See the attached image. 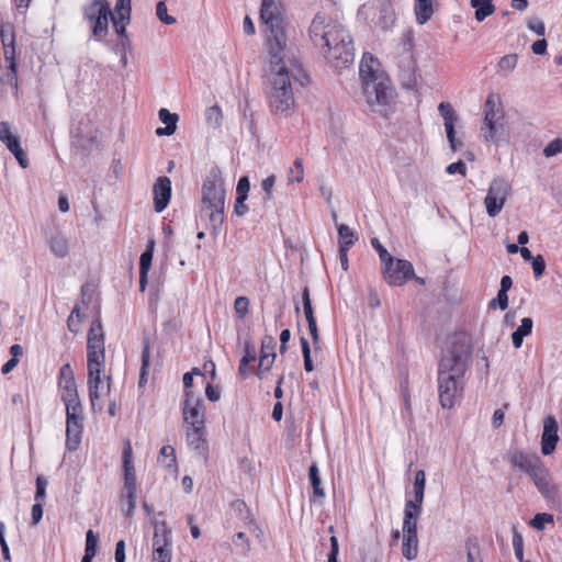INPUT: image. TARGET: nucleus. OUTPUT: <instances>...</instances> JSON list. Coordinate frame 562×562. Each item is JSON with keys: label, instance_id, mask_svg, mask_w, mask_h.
Here are the masks:
<instances>
[{"label": "nucleus", "instance_id": "f257e3e1", "mask_svg": "<svg viewBox=\"0 0 562 562\" xmlns=\"http://www.w3.org/2000/svg\"><path fill=\"white\" fill-rule=\"evenodd\" d=\"M260 21L269 56L267 81L270 108L274 114L288 117L294 108L293 86H304L308 77L297 61L285 60L288 36L281 0H262Z\"/></svg>", "mask_w": 562, "mask_h": 562}, {"label": "nucleus", "instance_id": "f03ea898", "mask_svg": "<svg viewBox=\"0 0 562 562\" xmlns=\"http://www.w3.org/2000/svg\"><path fill=\"white\" fill-rule=\"evenodd\" d=\"M471 345L465 335H457L438 364V393L442 408H453L462 398Z\"/></svg>", "mask_w": 562, "mask_h": 562}, {"label": "nucleus", "instance_id": "7ed1b4c3", "mask_svg": "<svg viewBox=\"0 0 562 562\" xmlns=\"http://www.w3.org/2000/svg\"><path fill=\"white\" fill-rule=\"evenodd\" d=\"M88 391L94 413L103 409V397L111 391V374L105 372V333L100 317L92 321L87 335Z\"/></svg>", "mask_w": 562, "mask_h": 562}, {"label": "nucleus", "instance_id": "20e7f679", "mask_svg": "<svg viewBox=\"0 0 562 562\" xmlns=\"http://www.w3.org/2000/svg\"><path fill=\"white\" fill-rule=\"evenodd\" d=\"M310 37L335 68H345L353 63V42L341 24L316 14L310 26Z\"/></svg>", "mask_w": 562, "mask_h": 562}, {"label": "nucleus", "instance_id": "39448f33", "mask_svg": "<svg viewBox=\"0 0 562 562\" xmlns=\"http://www.w3.org/2000/svg\"><path fill=\"white\" fill-rule=\"evenodd\" d=\"M226 189L218 167L206 175L201 189L200 214L209 218L211 233L216 236L222 229L225 214Z\"/></svg>", "mask_w": 562, "mask_h": 562}, {"label": "nucleus", "instance_id": "423d86ee", "mask_svg": "<svg viewBox=\"0 0 562 562\" xmlns=\"http://www.w3.org/2000/svg\"><path fill=\"white\" fill-rule=\"evenodd\" d=\"M379 60L364 54L360 63V78L367 103L372 108L385 106L392 99V88L387 76L379 69Z\"/></svg>", "mask_w": 562, "mask_h": 562}, {"label": "nucleus", "instance_id": "0eeeda50", "mask_svg": "<svg viewBox=\"0 0 562 562\" xmlns=\"http://www.w3.org/2000/svg\"><path fill=\"white\" fill-rule=\"evenodd\" d=\"M396 65L402 86L407 90H415L419 76L414 54L413 32L409 30L401 36V52L396 56Z\"/></svg>", "mask_w": 562, "mask_h": 562}, {"label": "nucleus", "instance_id": "6e6552de", "mask_svg": "<svg viewBox=\"0 0 562 562\" xmlns=\"http://www.w3.org/2000/svg\"><path fill=\"white\" fill-rule=\"evenodd\" d=\"M83 18L88 21L92 35L97 41L103 40L109 32L111 9L106 0H91L82 8Z\"/></svg>", "mask_w": 562, "mask_h": 562}, {"label": "nucleus", "instance_id": "1a4fd4ad", "mask_svg": "<svg viewBox=\"0 0 562 562\" xmlns=\"http://www.w3.org/2000/svg\"><path fill=\"white\" fill-rule=\"evenodd\" d=\"M0 37L4 60L9 64L7 74H0V82L18 88V70L15 61V31L11 23L0 26Z\"/></svg>", "mask_w": 562, "mask_h": 562}, {"label": "nucleus", "instance_id": "9d476101", "mask_svg": "<svg viewBox=\"0 0 562 562\" xmlns=\"http://www.w3.org/2000/svg\"><path fill=\"white\" fill-rule=\"evenodd\" d=\"M510 184L506 180L495 178L491 181L484 199V205L488 216L496 217L502 212L510 195Z\"/></svg>", "mask_w": 562, "mask_h": 562}, {"label": "nucleus", "instance_id": "9b49d317", "mask_svg": "<svg viewBox=\"0 0 562 562\" xmlns=\"http://www.w3.org/2000/svg\"><path fill=\"white\" fill-rule=\"evenodd\" d=\"M58 385L60 390V398L64 402L66 409H70L71 406L74 408L82 407L77 391L74 371L69 363H66L60 368Z\"/></svg>", "mask_w": 562, "mask_h": 562}, {"label": "nucleus", "instance_id": "f8f14e48", "mask_svg": "<svg viewBox=\"0 0 562 562\" xmlns=\"http://www.w3.org/2000/svg\"><path fill=\"white\" fill-rule=\"evenodd\" d=\"M83 416L81 408L66 409V448L69 451H76L81 443L83 429Z\"/></svg>", "mask_w": 562, "mask_h": 562}, {"label": "nucleus", "instance_id": "ddd939ff", "mask_svg": "<svg viewBox=\"0 0 562 562\" xmlns=\"http://www.w3.org/2000/svg\"><path fill=\"white\" fill-rule=\"evenodd\" d=\"M383 277L387 284L401 286L414 277L413 265L404 259H392L391 263L383 266Z\"/></svg>", "mask_w": 562, "mask_h": 562}, {"label": "nucleus", "instance_id": "4468645a", "mask_svg": "<svg viewBox=\"0 0 562 562\" xmlns=\"http://www.w3.org/2000/svg\"><path fill=\"white\" fill-rule=\"evenodd\" d=\"M182 407L183 426H205V407L203 400L195 397L191 391L184 392Z\"/></svg>", "mask_w": 562, "mask_h": 562}, {"label": "nucleus", "instance_id": "2eb2a0df", "mask_svg": "<svg viewBox=\"0 0 562 562\" xmlns=\"http://www.w3.org/2000/svg\"><path fill=\"white\" fill-rule=\"evenodd\" d=\"M0 140L14 155L22 168L29 167V159L21 147L20 138L18 135L12 133L11 126L8 122H0Z\"/></svg>", "mask_w": 562, "mask_h": 562}, {"label": "nucleus", "instance_id": "dca6fc26", "mask_svg": "<svg viewBox=\"0 0 562 562\" xmlns=\"http://www.w3.org/2000/svg\"><path fill=\"white\" fill-rule=\"evenodd\" d=\"M529 476L546 499H557L558 487L552 483L549 470L544 467L543 463L539 465L537 470H535Z\"/></svg>", "mask_w": 562, "mask_h": 562}, {"label": "nucleus", "instance_id": "f3484780", "mask_svg": "<svg viewBox=\"0 0 562 562\" xmlns=\"http://www.w3.org/2000/svg\"><path fill=\"white\" fill-rule=\"evenodd\" d=\"M559 426L553 416H548L543 420V430L541 435V452L544 456L551 454L559 441Z\"/></svg>", "mask_w": 562, "mask_h": 562}, {"label": "nucleus", "instance_id": "a211bd4d", "mask_svg": "<svg viewBox=\"0 0 562 562\" xmlns=\"http://www.w3.org/2000/svg\"><path fill=\"white\" fill-rule=\"evenodd\" d=\"M507 460L513 467L518 468L528 475L542 464V461L537 454L526 453L520 450L510 451L507 454Z\"/></svg>", "mask_w": 562, "mask_h": 562}, {"label": "nucleus", "instance_id": "6ab92c4d", "mask_svg": "<svg viewBox=\"0 0 562 562\" xmlns=\"http://www.w3.org/2000/svg\"><path fill=\"white\" fill-rule=\"evenodd\" d=\"M154 209L157 213L162 212L171 199V181L168 177H159L153 186Z\"/></svg>", "mask_w": 562, "mask_h": 562}, {"label": "nucleus", "instance_id": "aec40b11", "mask_svg": "<svg viewBox=\"0 0 562 562\" xmlns=\"http://www.w3.org/2000/svg\"><path fill=\"white\" fill-rule=\"evenodd\" d=\"M438 111L445 121V130L447 133V138L450 143V146L453 150H456L461 144L457 143L456 133H454V124L458 121V115L452 105L448 102H441L438 105Z\"/></svg>", "mask_w": 562, "mask_h": 562}, {"label": "nucleus", "instance_id": "412c9836", "mask_svg": "<svg viewBox=\"0 0 562 562\" xmlns=\"http://www.w3.org/2000/svg\"><path fill=\"white\" fill-rule=\"evenodd\" d=\"M186 430V439L189 447L204 454L207 450V440L205 426H183Z\"/></svg>", "mask_w": 562, "mask_h": 562}, {"label": "nucleus", "instance_id": "4be33fe9", "mask_svg": "<svg viewBox=\"0 0 562 562\" xmlns=\"http://www.w3.org/2000/svg\"><path fill=\"white\" fill-rule=\"evenodd\" d=\"M124 487H137L136 473L133 463V449L130 442L123 449Z\"/></svg>", "mask_w": 562, "mask_h": 562}, {"label": "nucleus", "instance_id": "5701e85b", "mask_svg": "<svg viewBox=\"0 0 562 562\" xmlns=\"http://www.w3.org/2000/svg\"><path fill=\"white\" fill-rule=\"evenodd\" d=\"M171 548V530L165 521L154 522L153 548Z\"/></svg>", "mask_w": 562, "mask_h": 562}, {"label": "nucleus", "instance_id": "b1692460", "mask_svg": "<svg viewBox=\"0 0 562 562\" xmlns=\"http://www.w3.org/2000/svg\"><path fill=\"white\" fill-rule=\"evenodd\" d=\"M481 130L486 143L498 144L505 137V120L496 123H485Z\"/></svg>", "mask_w": 562, "mask_h": 562}, {"label": "nucleus", "instance_id": "393cba45", "mask_svg": "<svg viewBox=\"0 0 562 562\" xmlns=\"http://www.w3.org/2000/svg\"><path fill=\"white\" fill-rule=\"evenodd\" d=\"M504 111L499 102L494 97H488L484 104V120L485 123H496L497 121H504Z\"/></svg>", "mask_w": 562, "mask_h": 562}, {"label": "nucleus", "instance_id": "a878e982", "mask_svg": "<svg viewBox=\"0 0 562 562\" xmlns=\"http://www.w3.org/2000/svg\"><path fill=\"white\" fill-rule=\"evenodd\" d=\"M48 245L50 251L58 258H64L69 254L68 238L60 232H56L49 237Z\"/></svg>", "mask_w": 562, "mask_h": 562}, {"label": "nucleus", "instance_id": "bb28decb", "mask_svg": "<svg viewBox=\"0 0 562 562\" xmlns=\"http://www.w3.org/2000/svg\"><path fill=\"white\" fill-rule=\"evenodd\" d=\"M159 120L166 124L165 127H158L156 134L158 136L172 135L177 130L178 115L169 112L167 109H160L158 113Z\"/></svg>", "mask_w": 562, "mask_h": 562}, {"label": "nucleus", "instance_id": "cd10ccee", "mask_svg": "<svg viewBox=\"0 0 562 562\" xmlns=\"http://www.w3.org/2000/svg\"><path fill=\"white\" fill-rule=\"evenodd\" d=\"M470 4L475 9V19L479 22L484 21L495 12L492 0H470Z\"/></svg>", "mask_w": 562, "mask_h": 562}, {"label": "nucleus", "instance_id": "c85d7f7f", "mask_svg": "<svg viewBox=\"0 0 562 562\" xmlns=\"http://www.w3.org/2000/svg\"><path fill=\"white\" fill-rule=\"evenodd\" d=\"M137 487H124L122 494V509L126 517H132L136 507Z\"/></svg>", "mask_w": 562, "mask_h": 562}, {"label": "nucleus", "instance_id": "c756f323", "mask_svg": "<svg viewBox=\"0 0 562 562\" xmlns=\"http://www.w3.org/2000/svg\"><path fill=\"white\" fill-rule=\"evenodd\" d=\"M158 462L172 472H177V459L175 448L167 445L164 446L158 456Z\"/></svg>", "mask_w": 562, "mask_h": 562}, {"label": "nucleus", "instance_id": "7c9ffc66", "mask_svg": "<svg viewBox=\"0 0 562 562\" xmlns=\"http://www.w3.org/2000/svg\"><path fill=\"white\" fill-rule=\"evenodd\" d=\"M402 553L409 561L416 559L418 553L417 535H403Z\"/></svg>", "mask_w": 562, "mask_h": 562}, {"label": "nucleus", "instance_id": "2f4dec72", "mask_svg": "<svg viewBox=\"0 0 562 562\" xmlns=\"http://www.w3.org/2000/svg\"><path fill=\"white\" fill-rule=\"evenodd\" d=\"M517 61H518L517 54H508V55L503 56L497 64L496 72L501 77H508L516 68Z\"/></svg>", "mask_w": 562, "mask_h": 562}, {"label": "nucleus", "instance_id": "473e14b6", "mask_svg": "<svg viewBox=\"0 0 562 562\" xmlns=\"http://www.w3.org/2000/svg\"><path fill=\"white\" fill-rule=\"evenodd\" d=\"M339 249L349 250L358 239L353 231L345 224L338 225Z\"/></svg>", "mask_w": 562, "mask_h": 562}, {"label": "nucleus", "instance_id": "72a5a7b5", "mask_svg": "<svg viewBox=\"0 0 562 562\" xmlns=\"http://www.w3.org/2000/svg\"><path fill=\"white\" fill-rule=\"evenodd\" d=\"M420 513L406 508L404 509L403 535H417V519Z\"/></svg>", "mask_w": 562, "mask_h": 562}, {"label": "nucleus", "instance_id": "f704fd0d", "mask_svg": "<svg viewBox=\"0 0 562 562\" xmlns=\"http://www.w3.org/2000/svg\"><path fill=\"white\" fill-rule=\"evenodd\" d=\"M98 542V536L93 532L92 529H89L86 533V549L82 562H92L93 558L97 554Z\"/></svg>", "mask_w": 562, "mask_h": 562}, {"label": "nucleus", "instance_id": "c9c22d12", "mask_svg": "<svg viewBox=\"0 0 562 562\" xmlns=\"http://www.w3.org/2000/svg\"><path fill=\"white\" fill-rule=\"evenodd\" d=\"M432 3L430 0H418L415 7V14L418 24H425L432 15Z\"/></svg>", "mask_w": 562, "mask_h": 562}, {"label": "nucleus", "instance_id": "e433bc0d", "mask_svg": "<svg viewBox=\"0 0 562 562\" xmlns=\"http://www.w3.org/2000/svg\"><path fill=\"white\" fill-rule=\"evenodd\" d=\"M395 23V14L389 5H383L380 10L376 24L383 30H390Z\"/></svg>", "mask_w": 562, "mask_h": 562}, {"label": "nucleus", "instance_id": "4c0bfd02", "mask_svg": "<svg viewBox=\"0 0 562 562\" xmlns=\"http://www.w3.org/2000/svg\"><path fill=\"white\" fill-rule=\"evenodd\" d=\"M132 14V0H116L114 12H111V18H120L121 20H131Z\"/></svg>", "mask_w": 562, "mask_h": 562}, {"label": "nucleus", "instance_id": "58836bf2", "mask_svg": "<svg viewBox=\"0 0 562 562\" xmlns=\"http://www.w3.org/2000/svg\"><path fill=\"white\" fill-rule=\"evenodd\" d=\"M304 179V168H303V161L301 158H296L294 160L293 167H291L288 171V181L290 184L292 183H300Z\"/></svg>", "mask_w": 562, "mask_h": 562}, {"label": "nucleus", "instance_id": "ea45409f", "mask_svg": "<svg viewBox=\"0 0 562 562\" xmlns=\"http://www.w3.org/2000/svg\"><path fill=\"white\" fill-rule=\"evenodd\" d=\"M308 475H310L311 484L313 487L314 496L318 497V498L324 497L325 493H324V490L321 487V477H319V473H318V468L315 463H313L310 467Z\"/></svg>", "mask_w": 562, "mask_h": 562}, {"label": "nucleus", "instance_id": "a19ab883", "mask_svg": "<svg viewBox=\"0 0 562 562\" xmlns=\"http://www.w3.org/2000/svg\"><path fill=\"white\" fill-rule=\"evenodd\" d=\"M156 15L160 22L167 25L175 24L177 22L175 16L168 14V9L165 0L159 1L156 4Z\"/></svg>", "mask_w": 562, "mask_h": 562}, {"label": "nucleus", "instance_id": "79ce46f5", "mask_svg": "<svg viewBox=\"0 0 562 562\" xmlns=\"http://www.w3.org/2000/svg\"><path fill=\"white\" fill-rule=\"evenodd\" d=\"M425 488H414V499L406 502L405 507L422 513Z\"/></svg>", "mask_w": 562, "mask_h": 562}, {"label": "nucleus", "instance_id": "37998d69", "mask_svg": "<svg viewBox=\"0 0 562 562\" xmlns=\"http://www.w3.org/2000/svg\"><path fill=\"white\" fill-rule=\"evenodd\" d=\"M149 367V344L146 340L142 352V370L139 376V385H143L147 381V368Z\"/></svg>", "mask_w": 562, "mask_h": 562}, {"label": "nucleus", "instance_id": "c03bdc74", "mask_svg": "<svg viewBox=\"0 0 562 562\" xmlns=\"http://www.w3.org/2000/svg\"><path fill=\"white\" fill-rule=\"evenodd\" d=\"M513 548L515 551V555L519 562H527L528 560H525L524 558V539L522 536L514 530L513 533Z\"/></svg>", "mask_w": 562, "mask_h": 562}, {"label": "nucleus", "instance_id": "a18cd8bd", "mask_svg": "<svg viewBox=\"0 0 562 562\" xmlns=\"http://www.w3.org/2000/svg\"><path fill=\"white\" fill-rule=\"evenodd\" d=\"M206 122L213 126L217 127L222 122V111L217 105H213L206 110L205 113Z\"/></svg>", "mask_w": 562, "mask_h": 562}, {"label": "nucleus", "instance_id": "49530a36", "mask_svg": "<svg viewBox=\"0 0 562 562\" xmlns=\"http://www.w3.org/2000/svg\"><path fill=\"white\" fill-rule=\"evenodd\" d=\"M467 562H483L476 541H467Z\"/></svg>", "mask_w": 562, "mask_h": 562}, {"label": "nucleus", "instance_id": "de8ad7c7", "mask_svg": "<svg viewBox=\"0 0 562 562\" xmlns=\"http://www.w3.org/2000/svg\"><path fill=\"white\" fill-rule=\"evenodd\" d=\"M553 522V515L548 513H539L536 514L535 517L531 519L530 525L538 529L542 530L546 526V524Z\"/></svg>", "mask_w": 562, "mask_h": 562}, {"label": "nucleus", "instance_id": "09e8293b", "mask_svg": "<svg viewBox=\"0 0 562 562\" xmlns=\"http://www.w3.org/2000/svg\"><path fill=\"white\" fill-rule=\"evenodd\" d=\"M302 302H303V311H304L306 321L315 318L308 286H304V289L302 291Z\"/></svg>", "mask_w": 562, "mask_h": 562}, {"label": "nucleus", "instance_id": "8fccbe9b", "mask_svg": "<svg viewBox=\"0 0 562 562\" xmlns=\"http://www.w3.org/2000/svg\"><path fill=\"white\" fill-rule=\"evenodd\" d=\"M249 300L246 296H238L234 302V310L237 318H244L248 313Z\"/></svg>", "mask_w": 562, "mask_h": 562}, {"label": "nucleus", "instance_id": "3c124183", "mask_svg": "<svg viewBox=\"0 0 562 562\" xmlns=\"http://www.w3.org/2000/svg\"><path fill=\"white\" fill-rule=\"evenodd\" d=\"M372 247L378 251L382 265L391 263L393 256L382 246L378 238L371 239Z\"/></svg>", "mask_w": 562, "mask_h": 562}, {"label": "nucleus", "instance_id": "603ef678", "mask_svg": "<svg viewBox=\"0 0 562 562\" xmlns=\"http://www.w3.org/2000/svg\"><path fill=\"white\" fill-rule=\"evenodd\" d=\"M301 346H302V353H303V359H304V369L307 372H312L314 370V366H313V361L311 358L310 344L306 338H304V337L301 338Z\"/></svg>", "mask_w": 562, "mask_h": 562}, {"label": "nucleus", "instance_id": "864d4df0", "mask_svg": "<svg viewBox=\"0 0 562 562\" xmlns=\"http://www.w3.org/2000/svg\"><path fill=\"white\" fill-rule=\"evenodd\" d=\"M233 542L236 547H240L244 555H247L251 550L249 539L241 531H239L235 535V537L233 538Z\"/></svg>", "mask_w": 562, "mask_h": 562}, {"label": "nucleus", "instance_id": "5fc2aeb1", "mask_svg": "<svg viewBox=\"0 0 562 562\" xmlns=\"http://www.w3.org/2000/svg\"><path fill=\"white\" fill-rule=\"evenodd\" d=\"M154 562H170L171 561V549L170 548H154L153 551Z\"/></svg>", "mask_w": 562, "mask_h": 562}, {"label": "nucleus", "instance_id": "6e6d98bb", "mask_svg": "<svg viewBox=\"0 0 562 562\" xmlns=\"http://www.w3.org/2000/svg\"><path fill=\"white\" fill-rule=\"evenodd\" d=\"M560 153H562V139L561 138L553 139L543 149V155L546 157H553Z\"/></svg>", "mask_w": 562, "mask_h": 562}, {"label": "nucleus", "instance_id": "4d7b16f0", "mask_svg": "<svg viewBox=\"0 0 562 562\" xmlns=\"http://www.w3.org/2000/svg\"><path fill=\"white\" fill-rule=\"evenodd\" d=\"M531 267L536 279L542 277L546 270V261L541 255L536 256L531 261Z\"/></svg>", "mask_w": 562, "mask_h": 562}, {"label": "nucleus", "instance_id": "13d9d810", "mask_svg": "<svg viewBox=\"0 0 562 562\" xmlns=\"http://www.w3.org/2000/svg\"><path fill=\"white\" fill-rule=\"evenodd\" d=\"M276 181H277V177L274 175H271L269 177H267L266 179L262 180L261 182V188L262 190L265 191V198L263 200L265 201H269L271 200L272 198V190H273V187L276 184Z\"/></svg>", "mask_w": 562, "mask_h": 562}, {"label": "nucleus", "instance_id": "bf43d9fd", "mask_svg": "<svg viewBox=\"0 0 562 562\" xmlns=\"http://www.w3.org/2000/svg\"><path fill=\"white\" fill-rule=\"evenodd\" d=\"M256 357L257 353L255 346L249 342H246L244 356L241 357L240 362H243L244 366H248L250 362L256 360Z\"/></svg>", "mask_w": 562, "mask_h": 562}, {"label": "nucleus", "instance_id": "052dcab7", "mask_svg": "<svg viewBox=\"0 0 562 562\" xmlns=\"http://www.w3.org/2000/svg\"><path fill=\"white\" fill-rule=\"evenodd\" d=\"M532 327H533L532 319L530 317H524L521 319L520 325L515 330V333H517L518 335H520L525 338L526 336H529L531 334Z\"/></svg>", "mask_w": 562, "mask_h": 562}, {"label": "nucleus", "instance_id": "680f3d73", "mask_svg": "<svg viewBox=\"0 0 562 562\" xmlns=\"http://www.w3.org/2000/svg\"><path fill=\"white\" fill-rule=\"evenodd\" d=\"M491 307H499L502 311L508 307V295L503 291H498L497 296L490 303Z\"/></svg>", "mask_w": 562, "mask_h": 562}, {"label": "nucleus", "instance_id": "e2e57ef3", "mask_svg": "<svg viewBox=\"0 0 562 562\" xmlns=\"http://www.w3.org/2000/svg\"><path fill=\"white\" fill-rule=\"evenodd\" d=\"M153 251L146 250L139 258V272H148L151 267Z\"/></svg>", "mask_w": 562, "mask_h": 562}, {"label": "nucleus", "instance_id": "0e129e2a", "mask_svg": "<svg viewBox=\"0 0 562 562\" xmlns=\"http://www.w3.org/2000/svg\"><path fill=\"white\" fill-rule=\"evenodd\" d=\"M250 190V182L247 177H241L238 180L236 192L237 196L248 198V192Z\"/></svg>", "mask_w": 562, "mask_h": 562}, {"label": "nucleus", "instance_id": "69168bd1", "mask_svg": "<svg viewBox=\"0 0 562 562\" xmlns=\"http://www.w3.org/2000/svg\"><path fill=\"white\" fill-rule=\"evenodd\" d=\"M528 27L539 36H543L546 32L544 23L540 19H530L528 21Z\"/></svg>", "mask_w": 562, "mask_h": 562}, {"label": "nucleus", "instance_id": "338daca9", "mask_svg": "<svg viewBox=\"0 0 562 562\" xmlns=\"http://www.w3.org/2000/svg\"><path fill=\"white\" fill-rule=\"evenodd\" d=\"M276 359L274 352H269L265 355H260L259 357V367L265 368L266 370H271L273 362Z\"/></svg>", "mask_w": 562, "mask_h": 562}, {"label": "nucleus", "instance_id": "774afa93", "mask_svg": "<svg viewBox=\"0 0 562 562\" xmlns=\"http://www.w3.org/2000/svg\"><path fill=\"white\" fill-rule=\"evenodd\" d=\"M339 544L335 536L330 537V552L328 554V562H338Z\"/></svg>", "mask_w": 562, "mask_h": 562}]
</instances>
